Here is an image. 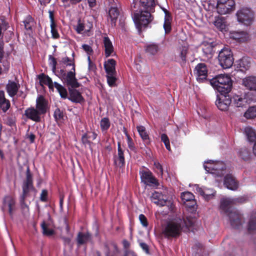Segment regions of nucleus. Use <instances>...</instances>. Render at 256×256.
I'll return each mask as SVG.
<instances>
[{
    "mask_svg": "<svg viewBox=\"0 0 256 256\" xmlns=\"http://www.w3.org/2000/svg\"><path fill=\"white\" fill-rule=\"evenodd\" d=\"M60 72L63 80L68 86H70L72 88H78L80 86L78 80L76 78L74 67L73 66V68H72L67 73H66L63 70H61Z\"/></svg>",
    "mask_w": 256,
    "mask_h": 256,
    "instance_id": "obj_8",
    "label": "nucleus"
},
{
    "mask_svg": "<svg viewBox=\"0 0 256 256\" xmlns=\"http://www.w3.org/2000/svg\"><path fill=\"white\" fill-rule=\"evenodd\" d=\"M154 166L156 172L162 176L163 174V168L160 164L158 162H154Z\"/></svg>",
    "mask_w": 256,
    "mask_h": 256,
    "instance_id": "obj_58",
    "label": "nucleus"
},
{
    "mask_svg": "<svg viewBox=\"0 0 256 256\" xmlns=\"http://www.w3.org/2000/svg\"><path fill=\"white\" fill-rule=\"evenodd\" d=\"M114 164L118 167L122 168L125 165L124 150L122 149L120 142L118 143V155L114 157Z\"/></svg>",
    "mask_w": 256,
    "mask_h": 256,
    "instance_id": "obj_17",
    "label": "nucleus"
},
{
    "mask_svg": "<svg viewBox=\"0 0 256 256\" xmlns=\"http://www.w3.org/2000/svg\"><path fill=\"white\" fill-rule=\"evenodd\" d=\"M20 88V84L14 81L8 80L6 86V90L10 96H14Z\"/></svg>",
    "mask_w": 256,
    "mask_h": 256,
    "instance_id": "obj_26",
    "label": "nucleus"
},
{
    "mask_svg": "<svg viewBox=\"0 0 256 256\" xmlns=\"http://www.w3.org/2000/svg\"><path fill=\"white\" fill-rule=\"evenodd\" d=\"M140 246L146 252V253L148 254L149 252V248L148 244L144 242H141L140 244Z\"/></svg>",
    "mask_w": 256,
    "mask_h": 256,
    "instance_id": "obj_64",
    "label": "nucleus"
},
{
    "mask_svg": "<svg viewBox=\"0 0 256 256\" xmlns=\"http://www.w3.org/2000/svg\"><path fill=\"white\" fill-rule=\"evenodd\" d=\"M244 133L248 142H256V132L252 127H246L244 130Z\"/></svg>",
    "mask_w": 256,
    "mask_h": 256,
    "instance_id": "obj_36",
    "label": "nucleus"
},
{
    "mask_svg": "<svg viewBox=\"0 0 256 256\" xmlns=\"http://www.w3.org/2000/svg\"><path fill=\"white\" fill-rule=\"evenodd\" d=\"M42 114L34 107L26 108L24 111V116L28 119L35 122H40L41 120Z\"/></svg>",
    "mask_w": 256,
    "mask_h": 256,
    "instance_id": "obj_19",
    "label": "nucleus"
},
{
    "mask_svg": "<svg viewBox=\"0 0 256 256\" xmlns=\"http://www.w3.org/2000/svg\"><path fill=\"white\" fill-rule=\"evenodd\" d=\"M41 227L42 230V234L47 236H51L54 234V230L49 228V226L43 222L41 224Z\"/></svg>",
    "mask_w": 256,
    "mask_h": 256,
    "instance_id": "obj_45",
    "label": "nucleus"
},
{
    "mask_svg": "<svg viewBox=\"0 0 256 256\" xmlns=\"http://www.w3.org/2000/svg\"><path fill=\"white\" fill-rule=\"evenodd\" d=\"M248 229L250 232L256 230V212L251 214L248 224Z\"/></svg>",
    "mask_w": 256,
    "mask_h": 256,
    "instance_id": "obj_39",
    "label": "nucleus"
},
{
    "mask_svg": "<svg viewBox=\"0 0 256 256\" xmlns=\"http://www.w3.org/2000/svg\"><path fill=\"white\" fill-rule=\"evenodd\" d=\"M151 12L148 10H141L139 12L133 10L132 19L137 28H141L146 26L152 20Z\"/></svg>",
    "mask_w": 256,
    "mask_h": 256,
    "instance_id": "obj_4",
    "label": "nucleus"
},
{
    "mask_svg": "<svg viewBox=\"0 0 256 256\" xmlns=\"http://www.w3.org/2000/svg\"><path fill=\"white\" fill-rule=\"evenodd\" d=\"M38 78L40 85L46 84L48 86L50 89L52 90H54V86L62 98H67L68 93L66 88L57 82H54L53 83L52 78L48 76L42 74L38 76Z\"/></svg>",
    "mask_w": 256,
    "mask_h": 256,
    "instance_id": "obj_5",
    "label": "nucleus"
},
{
    "mask_svg": "<svg viewBox=\"0 0 256 256\" xmlns=\"http://www.w3.org/2000/svg\"><path fill=\"white\" fill-rule=\"evenodd\" d=\"M136 128L140 136L144 141H146L149 140L148 134L146 131V128L144 126H137Z\"/></svg>",
    "mask_w": 256,
    "mask_h": 256,
    "instance_id": "obj_44",
    "label": "nucleus"
},
{
    "mask_svg": "<svg viewBox=\"0 0 256 256\" xmlns=\"http://www.w3.org/2000/svg\"><path fill=\"white\" fill-rule=\"evenodd\" d=\"M184 127L185 128V126H184V124H180L179 126H176V130H175V134L176 136H178L179 134H180V130H182L184 134H186V132H185V131H184Z\"/></svg>",
    "mask_w": 256,
    "mask_h": 256,
    "instance_id": "obj_63",
    "label": "nucleus"
},
{
    "mask_svg": "<svg viewBox=\"0 0 256 256\" xmlns=\"http://www.w3.org/2000/svg\"><path fill=\"white\" fill-rule=\"evenodd\" d=\"M194 189L206 200L212 198L216 194V192L213 189L200 187L198 184H194Z\"/></svg>",
    "mask_w": 256,
    "mask_h": 256,
    "instance_id": "obj_16",
    "label": "nucleus"
},
{
    "mask_svg": "<svg viewBox=\"0 0 256 256\" xmlns=\"http://www.w3.org/2000/svg\"><path fill=\"white\" fill-rule=\"evenodd\" d=\"M209 164H210V166H208L207 165L204 164V168L206 172L212 174L215 176L222 177L224 176L226 171L224 163L218 161L209 162Z\"/></svg>",
    "mask_w": 256,
    "mask_h": 256,
    "instance_id": "obj_7",
    "label": "nucleus"
},
{
    "mask_svg": "<svg viewBox=\"0 0 256 256\" xmlns=\"http://www.w3.org/2000/svg\"><path fill=\"white\" fill-rule=\"evenodd\" d=\"M224 184L228 188L232 190H235L238 188V183L235 180L232 174H226L224 178Z\"/></svg>",
    "mask_w": 256,
    "mask_h": 256,
    "instance_id": "obj_22",
    "label": "nucleus"
},
{
    "mask_svg": "<svg viewBox=\"0 0 256 256\" xmlns=\"http://www.w3.org/2000/svg\"><path fill=\"white\" fill-rule=\"evenodd\" d=\"M124 132L126 136V137L127 144H128V146L129 150L132 152H136V148L134 145V144L132 138L128 135V132L125 128H124Z\"/></svg>",
    "mask_w": 256,
    "mask_h": 256,
    "instance_id": "obj_43",
    "label": "nucleus"
},
{
    "mask_svg": "<svg viewBox=\"0 0 256 256\" xmlns=\"http://www.w3.org/2000/svg\"><path fill=\"white\" fill-rule=\"evenodd\" d=\"M25 199L26 198H20V208L22 209V214L24 216L28 214L29 212V207L28 205L26 204Z\"/></svg>",
    "mask_w": 256,
    "mask_h": 256,
    "instance_id": "obj_47",
    "label": "nucleus"
},
{
    "mask_svg": "<svg viewBox=\"0 0 256 256\" xmlns=\"http://www.w3.org/2000/svg\"><path fill=\"white\" fill-rule=\"evenodd\" d=\"M103 44L104 48V55L108 58L112 56L114 53V48L112 42L107 36H105L103 38Z\"/></svg>",
    "mask_w": 256,
    "mask_h": 256,
    "instance_id": "obj_24",
    "label": "nucleus"
},
{
    "mask_svg": "<svg viewBox=\"0 0 256 256\" xmlns=\"http://www.w3.org/2000/svg\"><path fill=\"white\" fill-rule=\"evenodd\" d=\"M90 238V234L89 232H79L76 238V241L78 245L86 244Z\"/></svg>",
    "mask_w": 256,
    "mask_h": 256,
    "instance_id": "obj_37",
    "label": "nucleus"
},
{
    "mask_svg": "<svg viewBox=\"0 0 256 256\" xmlns=\"http://www.w3.org/2000/svg\"><path fill=\"white\" fill-rule=\"evenodd\" d=\"M150 198L152 202L160 206L166 205L168 202L166 196L158 192H154L152 194Z\"/></svg>",
    "mask_w": 256,
    "mask_h": 256,
    "instance_id": "obj_21",
    "label": "nucleus"
},
{
    "mask_svg": "<svg viewBox=\"0 0 256 256\" xmlns=\"http://www.w3.org/2000/svg\"><path fill=\"white\" fill-rule=\"evenodd\" d=\"M231 102L232 100L228 94H220V95H217L216 104L220 110L222 111L228 110Z\"/></svg>",
    "mask_w": 256,
    "mask_h": 256,
    "instance_id": "obj_13",
    "label": "nucleus"
},
{
    "mask_svg": "<svg viewBox=\"0 0 256 256\" xmlns=\"http://www.w3.org/2000/svg\"><path fill=\"white\" fill-rule=\"evenodd\" d=\"M70 96L68 98V100L72 102L76 103H80L84 100L80 92L74 88H68Z\"/></svg>",
    "mask_w": 256,
    "mask_h": 256,
    "instance_id": "obj_28",
    "label": "nucleus"
},
{
    "mask_svg": "<svg viewBox=\"0 0 256 256\" xmlns=\"http://www.w3.org/2000/svg\"><path fill=\"white\" fill-rule=\"evenodd\" d=\"M163 12L164 13V18L163 28L165 32V34L170 32L172 30L171 22L172 18L170 12L165 8H162Z\"/></svg>",
    "mask_w": 256,
    "mask_h": 256,
    "instance_id": "obj_27",
    "label": "nucleus"
},
{
    "mask_svg": "<svg viewBox=\"0 0 256 256\" xmlns=\"http://www.w3.org/2000/svg\"><path fill=\"white\" fill-rule=\"evenodd\" d=\"M34 22V19L30 15L28 16L26 20L24 21L26 29L29 30H31L32 24Z\"/></svg>",
    "mask_w": 256,
    "mask_h": 256,
    "instance_id": "obj_52",
    "label": "nucleus"
},
{
    "mask_svg": "<svg viewBox=\"0 0 256 256\" xmlns=\"http://www.w3.org/2000/svg\"><path fill=\"white\" fill-rule=\"evenodd\" d=\"M161 140L164 143L166 148L170 151V140L168 136L165 134H162L160 136Z\"/></svg>",
    "mask_w": 256,
    "mask_h": 256,
    "instance_id": "obj_53",
    "label": "nucleus"
},
{
    "mask_svg": "<svg viewBox=\"0 0 256 256\" xmlns=\"http://www.w3.org/2000/svg\"><path fill=\"white\" fill-rule=\"evenodd\" d=\"M247 119H252L256 116V106L250 107L244 114Z\"/></svg>",
    "mask_w": 256,
    "mask_h": 256,
    "instance_id": "obj_41",
    "label": "nucleus"
},
{
    "mask_svg": "<svg viewBox=\"0 0 256 256\" xmlns=\"http://www.w3.org/2000/svg\"><path fill=\"white\" fill-rule=\"evenodd\" d=\"M60 62L66 66H70L72 68H73V66L75 68L74 59L70 58L68 56L62 58L60 60Z\"/></svg>",
    "mask_w": 256,
    "mask_h": 256,
    "instance_id": "obj_50",
    "label": "nucleus"
},
{
    "mask_svg": "<svg viewBox=\"0 0 256 256\" xmlns=\"http://www.w3.org/2000/svg\"><path fill=\"white\" fill-rule=\"evenodd\" d=\"M48 192L46 190H42L40 195V200L42 202H46L48 200Z\"/></svg>",
    "mask_w": 256,
    "mask_h": 256,
    "instance_id": "obj_60",
    "label": "nucleus"
},
{
    "mask_svg": "<svg viewBox=\"0 0 256 256\" xmlns=\"http://www.w3.org/2000/svg\"><path fill=\"white\" fill-rule=\"evenodd\" d=\"M234 0H218L216 10L220 14H226L232 12L234 8Z\"/></svg>",
    "mask_w": 256,
    "mask_h": 256,
    "instance_id": "obj_10",
    "label": "nucleus"
},
{
    "mask_svg": "<svg viewBox=\"0 0 256 256\" xmlns=\"http://www.w3.org/2000/svg\"><path fill=\"white\" fill-rule=\"evenodd\" d=\"M93 24L89 21H83L79 20L78 22L76 30L78 34H88L92 28Z\"/></svg>",
    "mask_w": 256,
    "mask_h": 256,
    "instance_id": "obj_18",
    "label": "nucleus"
},
{
    "mask_svg": "<svg viewBox=\"0 0 256 256\" xmlns=\"http://www.w3.org/2000/svg\"><path fill=\"white\" fill-rule=\"evenodd\" d=\"M230 38L236 40L237 42H244L248 39V34L244 31H234L230 32Z\"/></svg>",
    "mask_w": 256,
    "mask_h": 256,
    "instance_id": "obj_25",
    "label": "nucleus"
},
{
    "mask_svg": "<svg viewBox=\"0 0 256 256\" xmlns=\"http://www.w3.org/2000/svg\"><path fill=\"white\" fill-rule=\"evenodd\" d=\"M47 103L43 96H38L36 100V109L41 114H44L46 112Z\"/></svg>",
    "mask_w": 256,
    "mask_h": 256,
    "instance_id": "obj_30",
    "label": "nucleus"
},
{
    "mask_svg": "<svg viewBox=\"0 0 256 256\" xmlns=\"http://www.w3.org/2000/svg\"><path fill=\"white\" fill-rule=\"evenodd\" d=\"M210 83L214 88L220 94H228L231 90L232 81L230 78L226 74H219L212 78Z\"/></svg>",
    "mask_w": 256,
    "mask_h": 256,
    "instance_id": "obj_3",
    "label": "nucleus"
},
{
    "mask_svg": "<svg viewBox=\"0 0 256 256\" xmlns=\"http://www.w3.org/2000/svg\"><path fill=\"white\" fill-rule=\"evenodd\" d=\"M82 1V0H62V2L65 7L70 6V4L72 5H76L80 2Z\"/></svg>",
    "mask_w": 256,
    "mask_h": 256,
    "instance_id": "obj_56",
    "label": "nucleus"
},
{
    "mask_svg": "<svg viewBox=\"0 0 256 256\" xmlns=\"http://www.w3.org/2000/svg\"><path fill=\"white\" fill-rule=\"evenodd\" d=\"M194 72L196 75V80L199 82H202L206 80L208 69L204 64L200 63L198 64L195 68Z\"/></svg>",
    "mask_w": 256,
    "mask_h": 256,
    "instance_id": "obj_15",
    "label": "nucleus"
},
{
    "mask_svg": "<svg viewBox=\"0 0 256 256\" xmlns=\"http://www.w3.org/2000/svg\"><path fill=\"white\" fill-rule=\"evenodd\" d=\"M120 14V11L116 4H112L108 10V20H110L112 26H115L118 18Z\"/></svg>",
    "mask_w": 256,
    "mask_h": 256,
    "instance_id": "obj_23",
    "label": "nucleus"
},
{
    "mask_svg": "<svg viewBox=\"0 0 256 256\" xmlns=\"http://www.w3.org/2000/svg\"><path fill=\"white\" fill-rule=\"evenodd\" d=\"M214 25L220 30L222 31L226 28V21L224 17L220 16L216 18Z\"/></svg>",
    "mask_w": 256,
    "mask_h": 256,
    "instance_id": "obj_38",
    "label": "nucleus"
},
{
    "mask_svg": "<svg viewBox=\"0 0 256 256\" xmlns=\"http://www.w3.org/2000/svg\"><path fill=\"white\" fill-rule=\"evenodd\" d=\"M203 56L204 60H208L212 58L214 53L213 42H204L202 44Z\"/></svg>",
    "mask_w": 256,
    "mask_h": 256,
    "instance_id": "obj_20",
    "label": "nucleus"
},
{
    "mask_svg": "<svg viewBox=\"0 0 256 256\" xmlns=\"http://www.w3.org/2000/svg\"><path fill=\"white\" fill-rule=\"evenodd\" d=\"M218 60L220 66L224 69L230 68L234 62L232 52L228 48H224L220 52Z\"/></svg>",
    "mask_w": 256,
    "mask_h": 256,
    "instance_id": "obj_6",
    "label": "nucleus"
},
{
    "mask_svg": "<svg viewBox=\"0 0 256 256\" xmlns=\"http://www.w3.org/2000/svg\"><path fill=\"white\" fill-rule=\"evenodd\" d=\"M116 73H108L106 74L107 82L110 86L113 87L116 86Z\"/></svg>",
    "mask_w": 256,
    "mask_h": 256,
    "instance_id": "obj_42",
    "label": "nucleus"
},
{
    "mask_svg": "<svg viewBox=\"0 0 256 256\" xmlns=\"http://www.w3.org/2000/svg\"><path fill=\"white\" fill-rule=\"evenodd\" d=\"M181 198L184 202H192V204H196L194 195L190 192H185L182 194Z\"/></svg>",
    "mask_w": 256,
    "mask_h": 256,
    "instance_id": "obj_40",
    "label": "nucleus"
},
{
    "mask_svg": "<svg viewBox=\"0 0 256 256\" xmlns=\"http://www.w3.org/2000/svg\"><path fill=\"white\" fill-rule=\"evenodd\" d=\"M243 198H225L220 200V208L228 218L232 226L238 228L242 224V216L240 212L230 206L232 204L242 202Z\"/></svg>",
    "mask_w": 256,
    "mask_h": 256,
    "instance_id": "obj_2",
    "label": "nucleus"
},
{
    "mask_svg": "<svg viewBox=\"0 0 256 256\" xmlns=\"http://www.w3.org/2000/svg\"><path fill=\"white\" fill-rule=\"evenodd\" d=\"M140 221L144 227L146 228L148 226V222L147 218L146 216L143 214L139 215Z\"/></svg>",
    "mask_w": 256,
    "mask_h": 256,
    "instance_id": "obj_59",
    "label": "nucleus"
},
{
    "mask_svg": "<svg viewBox=\"0 0 256 256\" xmlns=\"http://www.w3.org/2000/svg\"><path fill=\"white\" fill-rule=\"evenodd\" d=\"M50 29H51V33L52 35V38L55 39L58 38L60 37V34L56 30V24H50Z\"/></svg>",
    "mask_w": 256,
    "mask_h": 256,
    "instance_id": "obj_55",
    "label": "nucleus"
},
{
    "mask_svg": "<svg viewBox=\"0 0 256 256\" xmlns=\"http://www.w3.org/2000/svg\"><path fill=\"white\" fill-rule=\"evenodd\" d=\"M238 156L244 160L250 158V152L246 148H241L238 152Z\"/></svg>",
    "mask_w": 256,
    "mask_h": 256,
    "instance_id": "obj_51",
    "label": "nucleus"
},
{
    "mask_svg": "<svg viewBox=\"0 0 256 256\" xmlns=\"http://www.w3.org/2000/svg\"><path fill=\"white\" fill-rule=\"evenodd\" d=\"M240 68H243L246 70L248 69L250 66V59L248 58H242L238 64Z\"/></svg>",
    "mask_w": 256,
    "mask_h": 256,
    "instance_id": "obj_46",
    "label": "nucleus"
},
{
    "mask_svg": "<svg viewBox=\"0 0 256 256\" xmlns=\"http://www.w3.org/2000/svg\"><path fill=\"white\" fill-rule=\"evenodd\" d=\"M234 104L238 108L246 107L248 104V99L246 96L235 95L233 96Z\"/></svg>",
    "mask_w": 256,
    "mask_h": 256,
    "instance_id": "obj_31",
    "label": "nucleus"
},
{
    "mask_svg": "<svg viewBox=\"0 0 256 256\" xmlns=\"http://www.w3.org/2000/svg\"><path fill=\"white\" fill-rule=\"evenodd\" d=\"M82 48L87 53V54L89 56L90 54H91L93 52L92 47L88 44H82Z\"/></svg>",
    "mask_w": 256,
    "mask_h": 256,
    "instance_id": "obj_61",
    "label": "nucleus"
},
{
    "mask_svg": "<svg viewBox=\"0 0 256 256\" xmlns=\"http://www.w3.org/2000/svg\"><path fill=\"white\" fill-rule=\"evenodd\" d=\"M100 128L102 132H106L110 127V122L108 118H102L100 122Z\"/></svg>",
    "mask_w": 256,
    "mask_h": 256,
    "instance_id": "obj_48",
    "label": "nucleus"
},
{
    "mask_svg": "<svg viewBox=\"0 0 256 256\" xmlns=\"http://www.w3.org/2000/svg\"><path fill=\"white\" fill-rule=\"evenodd\" d=\"M26 175V180L24 182L22 186V193L20 198H26L29 196L30 192L34 188L32 184V176L30 173L28 168H27Z\"/></svg>",
    "mask_w": 256,
    "mask_h": 256,
    "instance_id": "obj_12",
    "label": "nucleus"
},
{
    "mask_svg": "<svg viewBox=\"0 0 256 256\" xmlns=\"http://www.w3.org/2000/svg\"><path fill=\"white\" fill-rule=\"evenodd\" d=\"M88 69L90 71L94 72L95 70L96 67L95 64L91 61L90 58V56H88Z\"/></svg>",
    "mask_w": 256,
    "mask_h": 256,
    "instance_id": "obj_62",
    "label": "nucleus"
},
{
    "mask_svg": "<svg viewBox=\"0 0 256 256\" xmlns=\"http://www.w3.org/2000/svg\"><path fill=\"white\" fill-rule=\"evenodd\" d=\"M116 62L114 59H108L104 63V68L106 74L116 73Z\"/></svg>",
    "mask_w": 256,
    "mask_h": 256,
    "instance_id": "obj_34",
    "label": "nucleus"
},
{
    "mask_svg": "<svg viewBox=\"0 0 256 256\" xmlns=\"http://www.w3.org/2000/svg\"><path fill=\"white\" fill-rule=\"evenodd\" d=\"M238 21L244 25H250L253 20V14L250 9L243 8L236 13Z\"/></svg>",
    "mask_w": 256,
    "mask_h": 256,
    "instance_id": "obj_9",
    "label": "nucleus"
},
{
    "mask_svg": "<svg viewBox=\"0 0 256 256\" xmlns=\"http://www.w3.org/2000/svg\"><path fill=\"white\" fill-rule=\"evenodd\" d=\"M188 48L185 46L180 47L178 50V56L182 62H186Z\"/></svg>",
    "mask_w": 256,
    "mask_h": 256,
    "instance_id": "obj_49",
    "label": "nucleus"
},
{
    "mask_svg": "<svg viewBox=\"0 0 256 256\" xmlns=\"http://www.w3.org/2000/svg\"><path fill=\"white\" fill-rule=\"evenodd\" d=\"M194 222L188 218H185L179 215L168 222L164 228L162 233L168 238H176L179 236L182 230L188 232L193 226Z\"/></svg>",
    "mask_w": 256,
    "mask_h": 256,
    "instance_id": "obj_1",
    "label": "nucleus"
},
{
    "mask_svg": "<svg viewBox=\"0 0 256 256\" xmlns=\"http://www.w3.org/2000/svg\"><path fill=\"white\" fill-rule=\"evenodd\" d=\"M242 85L247 90H256V77L250 76L245 78L242 80Z\"/></svg>",
    "mask_w": 256,
    "mask_h": 256,
    "instance_id": "obj_29",
    "label": "nucleus"
},
{
    "mask_svg": "<svg viewBox=\"0 0 256 256\" xmlns=\"http://www.w3.org/2000/svg\"><path fill=\"white\" fill-rule=\"evenodd\" d=\"M48 60L50 64L52 66V70L53 72H54L56 70V66L57 64L56 59L52 55H50L48 56Z\"/></svg>",
    "mask_w": 256,
    "mask_h": 256,
    "instance_id": "obj_57",
    "label": "nucleus"
},
{
    "mask_svg": "<svg viewBox=\"0 0 256 256\" xmlns=\"http://www.w3.org/2000/svg\"><path fill=\"white\" fill-rule=\"evenodd\" d=\"M146 52L152 56L156 55L160 50V46L156 43L148 44L145 48Z\"/></svg>",
    "mask_w": 256,
    "mask_h": 256,
    "instance_id": "obj_35",
    "label": "nucleus"
},
{
    "mask_svg": "<svg viewBox=\"0 0 256 256\" xmlns=\"http://www.w3.org/2000/svg\"><path fill=\"white\" fill-rule=\"evenodd\" d=\"M10 103L8 100L5 98L4 92L0 90V109L6 112L10 108Z\"/></svg>",
    "mask_w": 256,
    "mask_h": 256,
    "instance_id": "obj_32",
    "label": "nucleus"
},
{
    "mask_svg": "<svg viewBox=\"0 0 256 256\" xmlns=\"http://www.w3.org/2000/svg\"><path fill=\"white\" fill-rule=\"evenodd\" d=\"M156 0H140V4L144 10H148L153 12L154 11Z\"/></svg>",
    "mask_w": 256,
    "mask_h": 256,
    "instance_id": "obj_33",
    "label": "nucleus"
},
{
    "mask_svg": "<svg viewBox=\"0 0 256 256\" xmlns=\"http://www.w3.org/2000/svg\"><path fill=\"white\" fill-rule=\"evenodd\" d=\"M90 138L91 136H90V132L86 133L82 135V144H84L85 146L88 145L90 146L92 142L89 140V139H90Z\"/></svg>",
    "mask_w": 256,
    "mask_h": 256,
    "instance_id": "obj_54",
    "label": "nucleus"
},
{
    "mask_svg": "<svg viewBox=\"0 0 256 256\" xmlns=\"http://www.w3.org/2000/svg\"><path fill=\"white\" fill-rule=\"evenodd\" d=\"M15 198L10 195L6 196L3 198L2 210L4 212L8 210L10 216H12L16 209Z\"/></svg>",
    "mask_w": 256,
    "mask_h": 256,
    "instance_id": "obj_14",
    "label": "nucleus"
},
{
    "mask_svg": "<svg viewBox=\"0 0 256 256\" xmlns=\"http://www.w3.org/2000/svg\"><path fill=\"white\" fill-rule=\"evenodd\" d=\"M140 175L142 182L148 186H158V182L153 176L152 172L148 169L140 171Z\"/></svg>",
    "mask_w": 256,
    "mask_h": 256,
    "instance_id": "obj_11",
    "label": "nucleus"
}]
</instances>
